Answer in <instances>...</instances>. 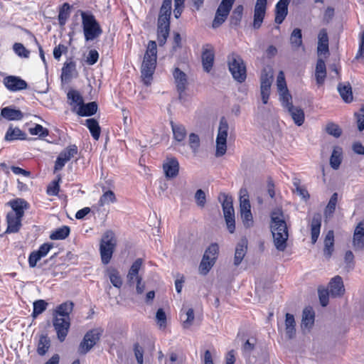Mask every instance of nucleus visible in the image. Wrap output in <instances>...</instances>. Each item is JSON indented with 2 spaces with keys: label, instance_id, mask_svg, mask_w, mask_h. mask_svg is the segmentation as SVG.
<instances>
[{
  "label": "nucleus",
  "instance_id": "58836bf2",
  "mask_svg": "<svg viewBox=\"0 0 364 364\" xmlns=\"http://www.w3.org/2000/svg\"><path fill=\"white\" fill-rule=\"evenodd\" d=\"M9 203L12 208L10 213L23 218L24 209L27 205L26 202L22 199H16L10 201Z\"/></svg>",
  "mask_w": 364,
  "mask_h": 364
},
{
  "label": "nucleus",
  "instance_id": "6ab92c4d",
  "mask_svg": "<svg viewBox=\"0 0 364 364\" xmlns=\"http://www.w3.org/2000/svg\"><path fill=\"white\" fill-rule=\"evenodd\" d=\"M328 288L330 295L332 297L336 298L342 296L345 293V287L342 277L338 275L333 277L328 284Z\"/></svg>",
  "mask_w": 364,
  "mask_h": 364
},
{
  "label": "nucleus",
  "instance_id": "a878e982",
  "mask_svg": "<svg viewBox=\"0 0 364 364\" xmlns=\"http://www.w3.org/2000/svg\"><path fill=\"white\" fill-rule=\"evenodd\" d=\"M247 242L245 239L241 240V241L237 243L235 252V257H234V265L237 267L239 266L244 257L245 256L247 253Z\"/></svg>",
  "mask_w": 364,
  "mask_h": 364
},
{
  "label": "nucleus",
  "instance_id": "774afa93",
  "mask_svg": "<svg viewBox=\"0 0 364 364\" xmlns=\"http://www.w3.org/2000/svg\"><path fill=\"white\" fill-rule=\"evenodd\" d=\"M358 124V129L360 132L364 130V106L360 109L358 112L355 113Z\"/></svg>",
  "mask_w": 364,
  "mask_h": 364
},
{
  "label": "nucleus",
  "instance_id": "cd10ccee",
  "mask_svg": "<svg viewBox=\"0 0 364 364\" xmlns=\"http://www.w3.org/2000/svg\"><path fill=\"white\" fill-rule=\"evenodd\" d=\"M73 306L74 304L72 301L64 302L56 307L53 316L70 318V314L73 310Z\"/></svg>",
  "mask_w": 364,
  "mask_h": 364
},
{
  "label": "nucleus",
  "instance_id": "7ed1b4c3",
  "mask_svg": "<svg viewBox=\"0 0 364 364\" xmlns=\"http://www.w3.org/2000/svg\"><path fill=\"white\" fill-rule=\"evenodd\" d=\"M117 244V240L114 232L112 230L105 232L100 243V253L102 262L104 264L109 263Z\"/></svg>",
  "mask_w": 364,
  "mask_h": 364
},
{
  "label": "nucleus",
  "instance_id": "3c124183",
  "mask_svg": "<svg viewBox=\"0 0 364 364\" xmlns=\"http://www.w3.org/2000/svg\"><path fill=\"white\" fill-rule=\"evenodd\" d=\"M337 202H338V193H334L331 196V197L325 208V210H324V214L326 217L331 216L333 215V213H334V211L336 210Z\"/></svg>",
  "mask_w": 364,
  "mask_h": 364
},
{
  "label": "nucleus",
  "instance_id": "37998d69",
  "mask_svg": "<svg viewBox=\"0 0 364 364\" xmlns=\"http://www.w3.org/2000/svg\"><path fill=\"white\" fill-rule=\"evenodd\" d=\"M70 232V228L64 225L53 231L50 235V238L53 240H64L68 237Z\"/></svg>",
  "mask_w": 364,
  "mask_h": 364
},
{
  "label": "nucleus",
  "instance_id": "f704fd0d",
  "mask_svg": "<svg viewBox=\"0 0 364 364\" xmlns=\"http://www.w3.org/2000/svg\"><path fill=\"white\" fill-rule=\"evenodd\" d=\"M97 111V104L95 102H91L85 104L84 102L77 108L75 112L80 116H92Z\"/></svg>",
  "mask_w": 364,
  "mask_h": 364
},
{
  "label": "nucleus",
  "instance_id": "c756f323",
  "mask_svg": "<svg viewBox=\"0 0 364 364\" xmlns=\"http://www.w3.org/2000/svg\"><path fill=\"white\" fill-rule=\"evenodd\" d=\"M323 255L329 259L334 250V233L333 230H329L326 235L324 239Z\"/></svg>",
  "mask_w": 364,
  "mask_h": 364
},
{
  "label": "nucleus",
  "instance_id": "2f4dec72",
  "mask_svg": "<svg viewBox=\"0 0 364 364\" xmlns=\"http://www.w3.org/2000/svg\"><path fill=\"white\" fill-rule=\"evenodd\" d=\"M170 31V22H159L157 27L158 41L160 46H163L168 36Z\"/></svg>",
  "mask_w": 364,
  "mask_h": 364
},
{
  "label": "nucleus",
  "instance_id": "6e6d98bb",
  "mask_svg": "<svg viewBox=\"0 0 364 364\" xmlns=\"http://www.w3.org/2000/svg\"><path fill=\"white\" fill-rule=\"evenodd\" d=\"M188 145L193 153H197L200 145L199 136L195 133H191L188 136Z\"/></svg>",
  "mask_w": 364,
  "mask_h": 364
},
{
  "label": "nucleus",
  "instance_id": "72a5a7b5",
  "mask_svg": "<svg viewBox=\"0 0 364 364\" xmlns=\"http://www.w3.org/2000/svg\"><path fill=\"white\" fill-rule=\"evenodd\" d=\"M172 0H164L160 9L159 22H170Z\"/></svg>",
  "mask_w": 364,
  "mask_h": 364
},
{
  "label": "nucleus",
  "instance_id": "1a4fd4ad",
  "mask_svg": "<svg viewBox=\"0 0 364 364\" xmlns=\"http://www.w3.org/2000/svg\"><path fill=\"white\" fill-rule=\"evenodd\" d=\"M102 333V330L100 328H94L87 331L79 346L78 353L84 355L90 351L100 340Z\"/></svg>",
  "mask_w": 364,
  "mask_h": 364
},
{
  "label": "nucleus",
  "instance_id": "6e6552de",
  "mask_svg": "<svg viewBox=\"0 0 364 364\" xmlns=\"http://www.w3.org/2000/svg\"><path fill=\"white\" fill-rule=\"evenodd\" d=\"M229 126L225 117H222L220 121L218 135L216 137V151L215 156H223L227 150V137Z\"/></svg>",
  "mask_w": 364,
  "mask_h": 364
},
{
  "label": "nucleus",
  "instance_id": "4468645a",
  "mask_svg": "<svg viewBox=\"0 0 364 364\" xmlns=\"http://www.w3.org/2000/svg\"><path fill=\"white\" fill-rule=\"evenodd\" d=\"M174 82L178 92V99L182 101L184 100L188 85V78L186 74L181 70L178 68H176L173 72Z\"/></svg>",
  "mask_w": 364,
  "mask_h": 364
},
{
  "label": "nucleus",
  "instance_id": "e2e57ef3",
  "mask_svg": "<svg viewBox=\"0 0 364 364\" xmlns=\"http://www.w3.org/2000/svg\"><path fill=\"white\" fill-rule=\"evenodd\" d=\"M31 135H38L40 137H46L48 135V130L41 124H36L34 127L29 129Z\"/></svg>",
  "mask_w": 364,
  "mask_h": 364
},
{
  "label": "nucleus",
  "instance_id": "5fc2aeb1",
  "mask_svg": "<svg viewBox=\"0 0 364 364\" xmlns=\"http://www.w3.org/2000/svg\"><path fill=\"white\" fill-rule=\"evenodd\" d=\"M341 163V152L337 149H334L330 158L331 166L336 170L339 168Z\"/></svg>",
  "mask_w": 364,
  "mask_h": 364
},
{
  "label": "nucleus",
  "instance_id": "09e8293b",
  "mask_svg": "<svg viewBox=\"0 0 364 364\" xmlns=\"http://www.w3.org/2000/svg\"><path fill=\"white\" fill-rule=\"evenodd\" d=\"M48 304L43 299H39L33 302V310L32 313L33 318H36L47 309Z\"/></svg>",
  "mask_w": 364,
  "mask_h": 364
},
{
  "label": "nucleus",
  "instance_id": "aec40b11",
  "mask_svg": "<svg viewBox=\"0 0 364 364\" xmlns=\"http://www.w3.org/2000/svg\"><path fill=\"white\" fill-rule=\"evenodd\" d=\"M163 169L166 178H175L178 174L179 163L176 158H167L163 164Z\"/></svg>",
  "mask_w": 364,
  "mask_h": 364
},
{
  "label": "nucleus",
  "instance_id": "69168bd1",
  "mask_svg": "<svg viewBox=\"0 0 364 364\" xmlns=\"http://www.w3.org/2000/svg\"><path fill=\"white\" fill-rule=\"evenodd\" d=\"M156 320L160 328L166 326V315L163 309H159L156 314Z\"/></svg>",
  "mask_w": 364,
  "mask_h": 364
},
{
  "label": "nucleus",
  "instance_id": "a19ab883",
  "mask_svg": "<svg viewBox=\"0 0 364 364\" xmlns=\"http://www.w3.org/2000/svg\"><path fill=\"white\" fill-rule=\"evenodd\" d=\"M338 90L341 97L346 102L348 103L353 100L352 88L349 83L338 84Z\"/></svg>",
  "mask_w": 364,
  "mask_h": 364
},
{
  "label": "nucleus",
  "instance_id": "e433bc0d",
  "mask_svg": "<svg viewBox=\"0 0 364 364\" xmlns=\"http://www.w3.org/2000/svg\"><path fill=\"white\" fill-rule=\"evenodd\" d=\"M287 112L291 115L294 123L301 126L304 122V112L302 109L298 107L291 106V107L287 109Z\"/></svg>",
  "mask_w": 364,
  "mask_h": 364
},
{
  "label": "nucleus",
  "instance_id": "bb28decb",
  "mask_svg": "<svg viewBox=\"0 0 364 364\" xmlns=\"http://www.w3.org/2000/svg\"><path fill=\"white\" fill-rule=\"evenodd\" d=\"M22 218L13 213H8L6 216L7 229L6 232H16L21 226Z\"/></svg>",
  "mask_w": 364,
  "mask_h": 364
},
{
  "label": "nucleus",
  "instance_id": "49530a36",
  "mask_svg": "<svg viewBox=\"0 0 364 364\" xmlns=\"http://www.w3.org/2000/svg\"><path fill=\"white\" fill-rule=\"evenodd\" d=\"M70 6L68 3H64L58 14V21L61 26H63L70 16Z\"/></svg>",
  "mask_w": 364,
  "mask_h": 364
},
{
  "label": "nucleus",
  "instance_id": "dca6fc26",
  "mask_svg": "<svg viewBox=\"0 0 364 364\" xmlns=\"http://www.w3.org/2000/svg\"><path fill=\"white\" fill-rule=\"evenodd\" d=\"M3 83L5 87L11 92L26 90L28 87V84L24 80L14 75L5 77L3 80Z\"/></svg>",
  "mask_w": 364,
  "mask_h": 364
},
{
  "label": "nucleus",
  "instance_id": "20e7f679",
  "mask_svg": "<svg viewBox=\"0 0 364 364\" xmlns=\"http://www.w3.org/2000/svg\"><path fill=\"white\" fill-rule=\"evenodd\" d=\"M82 25L86 41H93L102 33V29L95 16L90 13L81 11Z\"/></svg>",
  "mask_w": 364,
  "mask_h": 364
},
{
  "label": "nucleus",
  "instance_id": "393cba45",
  "mask_svg": "<svg viewBox=\"0 0 364 364\" xmlns=\"http://www.w3.org/2000/svg\"><path fill=\"white\" fill-rule=\"evenodd\" d=\"M289 2L279 1L275 6V22L277 24H281L285 19L288 14Z\"/></svg>",
  "mask_w": 364,
  "mask_h": 364
},
{
  "label": "nucleus",
  "instance_id": "13d9d810",
  "mask_svg": "<svg viewBox=\"0 0 364 364\" xmlns=\"http://www.w3.org/2000/svg\"><path fill=\"white\" fill-rule=\"evenodd\" d=\"M326 132L336 137V138H338L341 134H342V130L339 127V126L333 122H329L327 124L326 127Z\"/></svg>",
  "mask_w": 364,
  "mask_h": 364
},
{
  "label": "nucleus",
  "instance_id": "b1692460",
  "mask_svg": "<svg viewBox=\"0 0 364 364\" xmlns=\"http://www.w3.org/2000/svg\"><path fill=\"white\" fill-rule=\"evenodd\" d=\"M27 134L21 130L18 127H14L10 125L6 132L4 140L6 141H13L15 140H26Z\"/></svg>",
  "mask_w": 364,
  "mask_h": 364
},
{
  "label": "nucleus",
  "instance_id": "338daca9",
  "mask_svg": "<svg viewBox=\"0 0 364 364\" xmlns=\"http://www.w3.org/2000/svg\"><path fill=\"white\" fill-rule=\"evenodd\" d=\"M195 199L198 206L203 208L206 203V196L202 189H198L195 193Z\"/></svg>",
  "mask_w": 364,
  "mask_h": 364
},
{
  "label": "nucleus",
  "instance_id": "a18cd8bd",
  "mask_svg": "<svg viewBox=\"0 0 364 364\" xmlns=\"http://www.w3.org/2000/svg\"><path fill=\"white\" fill-rule=\"evenodd\" d=\"M50 346V339L47 336H41L38 346H37V353L40 355H44L47 351L48 350Z\"/></svg>",
  "mask_w": 364,
  "mask_h": 364
},
{
  "label": "nucleus",
  "instance_id": "5701e85b",
  "mask_svg": "<svg viewBox=\"0 0 364 364\" xmlns=\"http://www.w3.org/2000/svg\"><path fill=\"white\" fill-rule=\"evenodd\" d=\"M1 117L9 121H19L23 118L24 114L20 109L9 106L1 109Z\"/></svg>",
  "mask_w": 364,
  "mask_h": 364
},
{
  "label": "nucleus",
  "instance_id": "423d86ee",
  "mask_svg": "<svg viewBox=\"0 0 364 364\" xmlns=\"http://www.w3.org/2000/svg\"><path fill=\"white\" fill-rule=\"evenodd\" d=\"M218 200L222 203L223 214L228 229L230 233H233L235 230V220L232 198L225 193H221L218 196Z\"/></svg>",
  "mask_w": 364,
  "mask_h": 364
},
{
  "label": "nucleus",
  "instance_id": "2eb2a0df",
  "mask_svg": "<svg viewBox=\"0 0 364 364\" xmlns=\"http://www.w3.org/2000/svg\"><path fill=\"white\" fill-rule=\"evenodd\" d=\"M267 0H257L254 9L253 28L258 29L261 27L265 16Z\"/></svg>",
  "mask_w": 364,
  "mask_h": 364
},
{
  "label": "nucleus",
  "instance_id": "680f3d73",
  "mask_svg": "<svg viewBox=\"0 0 364 364\" xmlns=\"http://www.w3.org/2000/svg\"><path fill=\"white\" fill-rule=\"evenodd\" d=\"M61 181L60 175L58 176V179L52 181L47 188V193L49 196H57L60 191L59 183Z\"/></svg>",
  "mask_w": 364,
  "mask_h": 364
},
{
  "label": "nucleus",
  "instance_id": "4be33fe9",
  "mask_svg": "<svg viewBox=\"0 0 364 364\" xmlns=\"http://www.w3.org/2000/svg\"><path fill=\"white\" fill-rule=\"evenodd\" d=\"M321 226V215L316 213L313 215L311 221V242L315 244L319 237Z\"/></svg>",
  "mask_w": 364,
  "mask_h": 364
},
{
  "label": "nucleus",
  "instance_id": "f8f14e48",
  "mask_svg": "<svg viewBox=\"0 0 364 364\" xmlns=\"http://www.w3.org/2000/svg\"><path fill=\"white\" fill-rule=\"evenodd\" d=\"M53 326L56 331L58 340L60 342L64 341L70 327V318L53 316Z\"/></svg>",
  "mask_w": 364,
  "mask_h": 364
},
{
  "label": "nucleus",
  "instance_id": "603ef678",
  "mask_svg": "<svg viewBox=\"0 0 364 364\" xmlns=\"http://www.w3.org/2000/svg\"><path fill=\"white\" fill-rule=\"evenodd\" d=\"M293 185L295 187L296 193L305 200L309 199L310 195L305 187L301 186L299 178H294Z\"/></svg>",
  "mask_w": 364,
  "mask_h": 364
},
{
  "label": "nucleus",
  "instance_id": "c9c22d12",
  "mask_svg": "<svg viewBox=\"0 0 364 364\" xmlns=\"http://www.w3.org/2000/svg\"><path fill=\"white\" fill-rule=\"evenodd\" d=\"M315 314L312 308H305L302 314L301 328H310L314 323Z\"/></svg>",
  "mask_w": 364,
  "mask_h": 364
},
{
  "label": "nucleus",
  "instance_id": "f03ea898",
  "mask_svg": "<svg viewBox=\"0 0 364 364\" xmlns=\"http://www.w3.org/2000/svg\"><path fill=\"white\" fill-rule=\"evenodd\" d=\"M157 46L156 43L150 41L148 43L146 53L141 65V78L146 85H151L153 74L156 66Z\"/></svg>",
  "mask_w": 364,
  "mask_h": 364
},
{
  "label": "nucleus",
  "instance_id": "c85d7f7f",
  "mask_svg": "<svg viewBox=\"0 0 364 364\" xmlns=\"http://www.w3.org/2000/svg\"><path fill=\"white\" fill-rule=\"evenodd\" d=\"M326 77V68L325 62L323 59L318 58L317 60L316 70H315V77L316 83L318 85H322L324 83Z\"/></svg>",
  "mask_w": 364,
  "mask_h": 364
},
{
  "label": "nucleus",
  "instance_id": "412c9836",
  "mask_svg": "<svg viewBox=\"0 0 364 364\" xmlns=\"http://www.w3.org/2000/svg\"><path fill=\"white\" fill-rule=\"evenodd\" d=\"M328 36L326 28L320 30L318 35L317 53L318 55L328 54Z\"/></svg>",
  "mask_w": 364,
  "mask_h": 364
},
{
  "label": "nucleus",
  "instance_id": "79ce46f5",
  "mask_svg": "<svg viewBox=\"0 0 364 364\" xmlns=\"http://www.w3.org/2000/svg\"><path fill=\"white\" fill-rule=\"evenodd\" d=\"M243 9L242 5H238L234 9L230 18L231 26H237L240 25L242 18Z\"/></svg>",
  "mask_w": 364,
  "mask_h": 364
},
{
  "label": "nucleus",
  "instance_id": "a211bd4d",
  "mask_svg": "<svg viewBox=\"0 0 364 364\" xmlns=\"http://www.w3.org/2000/svg\"><path fill=\"white\" fill-rule=\"evenodd\" d=\"M215 59L214 50L211 45L206 44L203 48L202 64L203 70L209 73L213 66Z\"/></svg>",
  "mask_w": 364,
  "mask_h": 364
},
{
  "label": "nucleus",
  "instance_id": "de8ad7c7",
  "mask_svg": "<svg viewBox=\"0 0 364 364\" xmlns=\"http://www.w3.org/2000/svg\"><path fill=\"white\" fill-rule=\"evenodd\" d=\"M215 262L213 259L207 258V256H203L199 265V272L203 275H206L211 269Z\"/></svg>",
  "mask_w": 364,
  "mask_h": 364
},
{
  "label": "nucleus",
  "instance_id": "c03bdc74",
  "mask_svg": "<svg viewBox=\"0 0 364 364\" xmlns=\"http://www.w3.org/2000/svg\"><path fill=\"white\" fill-rule=\"evenodd\" d=\"M75 70V63L73 61L65 62L62 68V80L68 81L71 79L73 73Z\"/></svg>",
  "mask_w": 364,
  "mask_h": 364
},
{
  "label": "nucleus",
  "instance_id": "7c9ffc66",
  "mask_svg": "<svg viewBox=\"0 0 364 364\" xmlns=\"http://www.w3.org/2000/svg\"><path fill=\"white\" fill-rule=\"evenodd\" d=\"M142 259L139 258L132 264L127 274V280L130 285L133 284L138 278H141V277L139 276V271L142 265Z\"/></svg>",
  "mask_w": 364,
  "mask_h": 364
},
{
  "label": "nucleus",
  "instance_id": "473e14b6",
  "mask_svg": "<svg viewBox=\"0 0 364 364\" xmlns=\"http://www.w3.org/2000/svg\"><path fill=\"white\" fill-rule=\"evenodd\" d=\"M285 332L289 339H292L296 336V321L294 315L286 314L285 316Z\"/></svg>",
  "mask_w": 364,
  "mask_h": 364
},
{
  "label": "nucleus",
  "instance_id": "864d4df0",
  "mask_svg": "<svg viewBox=\"0 0 364 364\" xmlns=\"http://www.w3.org/2000/svg\"><path fill=\"white\" fill-rule=\"evenodd\" d=\"M116 201V197L113 191H107L104 192L102 196L100 197L98 204L100 206H104L109 203H114Z\"/></svg>",
  "mask_w": 364,
  "mask_h": 364
},
{
  "label": "nucleus",
  "instance_id": "0eeeda50",
  "mask_svg": "<svg viewBox=\"0 0 364 364\" xmlns=\"http://www.w3.org/2000/svg\"><path fill=\"white\" fill-rule=\"evenodd\" d=\"M251 205L249 200V195L246 188L240 191V215L244 226L250 228L253 226L254 220L251 213Z\"/></svg>",
  "mask_w": 364,
  "mask_h": 364
},
{
  "label": "nucleus",
  "instance_id": "f3484780",
  "mask_svg": "<svg viewBox=\"0 0 364 364\" xmlns=\"http://www.w3.org/2000/svg\"><path fill=\"white\" fill-rule=\"evenodd\" d=\"M173 133V139L175 145L185 144V140L187 137V131L185 126L180 123H176L173 121L170 122Z\"/></svg>",
  "mask_w": 364,
  "mask_h": 364
},
{
  "label": "nucleus",
  "instance_id": "39448f33",
  "mask_svg": "<svg viewBox=\"0 0 364 364\" xmlns=\"http://www.w3.org/2000/svg\"><path fill=\"white\" fill-rule=\"evenodd\" d=\"M228 65L235 80L240 83L245 81L247 78L246 65L240 55L235 53L230 54L228 56Z\"/></svg>",
  "mask_w": 364,
  "mask_h": 364
},
{
  "label": "nucleus",
  "instance_id": "052dcab7",
  "mask_svg": "<svg viewBox=\"0 0 364 364\" xmlns=\"http://www.w3.org/2000/svg\"><path fill=\"white\" fill-rule=\"evenodd\" d=\"M15 53L21 58H28L30 51L21 43H15L13 46Z\"/></svg>",
  "mask_w": 364,
  "mask_h": 364
},
{
  "label": "nucleus",
  "instance_id": "ea45409f",
  "mask_svg": "<svg viewBox=\"0 0 364 364\" xmlns=\"http://www.w3.org/2000/svg\"><path fill=\"white\" fill-rule=\"evenodd\" d=\"M85 125H86V127L90 130V132L93 139L98 140L101 132V128L98 122L94 118L87 119L85 120Z\"/></svg>",
  "mask_w": 364,
  "mask_h": 364
},
{
  "label": "nucleus",
  "instance_id": "bf43d9fd",
  "mask_svg": "<svg viewBox=\"0 0 364 364\" xmlns=\"http://www.w3.org/2000/svg\"><path fill=\"white\" fill-rule=\"evenodd\" d=\"M219 252V247L217 244H211L205 250L203 256H207V258L213 259L216 262Z\"/></svg>",
  "mask_w": 364,
  "mask_h": 364
},
{
  "label": "nucleus",
  "instance_id": "0e129e2a",
  "mask_svg": "<svg viewBox=\"0 0 364 364\" xmlns=\"http://www.w3.org/2000/svg\"><path fill=\"white\" fill-rule=\"evenodd\" d=\"M353 246L355 250L364 249V235L353 234Z\"/></svg>",
  "mask_w": 364,
  "mask_h": 364
},
{
  "label": "nucleus",
  "instance_id": "4c0bfd02",
  "mask_svg": "<svg viewBox=\"0 0 364 364\" xmlns=\"http://www.w3.org/2000/svg\"><path fill=\"white\" fill-rule=\"evenodd\" d=\"M68 100L70 101V105L74 107L73 111L75 112L77 109V107H80L83 102V98L80 92L75 90H70L67 94Z\"/></svg>",
  "mask_w": 364,
  "mask_h": 364
},
{
  "label": "nucleus",
  "instance_id": "9b49d317",
  "mask_svg": "<svg viewBox=\"0 0 364 364\" xmlns=\"http://www.w3.org/2000/svg\"><path fill=\"white\" fill-rule=\"evenodd\" d=\"M273 81V72L271 69H264L260 77V92L263 104H267L270 95L271 85Z\"/></svg>",
  "mask_w": 364,
  "mask_h": 364
},
{
  "label": "nucleus",
  "instance_id": "f257e3e1",
  "mask_svg": "<svg viewBox=\"0 0 364 364\" xmlns=\"http://www.w3.org/2000/svg\"><path fill=\"white\" fill-rule=\"evenodd\" d=\"M271 231L274 243L277 250L283 252L287 247L289 237L285 217L279 208L274 209L271 213Z\"/></svg>",
  "mask_w": 364,
  "mask_h": 364
},
{
  "label": "nucleus",
  "instance_id": "8fccbe9b",
  "mask_svg": "<svg viewBox=\"0 0 364 364\" xmlns=\"http://www.w3.org/2000/svg\"><path fill=\"white\" fill-rule=\"evenodd\" d=\"M290 43L293 47L298 48L302 45V34L300 28H294L290 36Z\"/></svg>",
  "mask_w": 364,
  "mask_h": 364
},
{
  "label": "nucleus",
  "instance_id": "ddd939ff",
  "mask_svg": "<svg viewBox=\"0 0 364 364\" xmlns=\"http://www.w3.org/2000/svg\"><path fill=\"white\" fill-rule=\"evenodd\" d=\"M77 154V147L73 144L68 146L58 155L54 166V171L61 170L65 164Z\"/></svg>",
  "mask_w": 364,
  "mask_h": 364
},
{
  "label": "nucleus",
  "instance_id": "9d476101",
  "mask_svg": "<svg viewBox=\"0 0 364 364\" xmlns=\"http://www.w3.org/2000/svg\"><path fill=\"white\" fill-rule=\"evenodd\" d=\"M235 0H222L218 6L213 21V28L220 26L227 19Z\"/></svg>",
  "mask_w": 364,
  "mask_h": 364
},
{
  "label": "nucleus",
  "instance_id": "4d7b16f0",
  "mask_svg": "<svg viewBox=\"0 0 364 364\" xmlns=\"http://www.w3.org/2000/svg\"><path fill=\"white\" fill-rule=\"evenodd\" d=\"M279 92L280 96V100L282 102V106L287 109L291 106H293L292 102H291V95L289 92L288 90H285Z\"/></svg>",
  "mask_w": 364,
  "mask_h": 364
}]
</instances>
